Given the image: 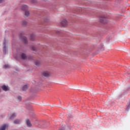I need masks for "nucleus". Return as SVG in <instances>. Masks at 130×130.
Wrapping results in <instances>:
<instances>
[{"mask_svg":"<svg viewBox=\"0 0 130 130\" xmlns=\"http://www.w3.org/2000/svg\"><path fill=\"white\" fill-rule=\"evenodd\" d=\"M50 76V73L48 71H44L42 73V76L44 78H47V77H49Z\"/></svg>","mask_w":130,"mask_h":130,"instance_id":"obj_2","label":"nucleus"},{"mask_svg":"<svg viewBox=\"0 0 130 130\" xmlns=\"http://www.w3.org/2000/svg\"><path fill=\"white\" fill-rule=\"evenodd\" d=\"M3 52L4 54H6V53L7 52V47L6 46V41H4L3 42Z\"/></svg>","mask_w":130,"mask_h":130,"instance_id":"obj_5","label":"nucleus"},{"mask_svg":"<svg viewBox=\"0 0 130 130\" xmlns=\"http://www.w3.org/2000/svg\"><path fill=\"white\" fill-rule=\"evenodd\" d=\"M31 49H32V50H34V51H36V47L35 46H33L31 47Z\"/></svg>","mask_w":130,"mask_h":130,"instance_id":"obj_19","label":"nucleus"},{"mask_svg":"<svg viewBox=\"0 0 130 130\" xmlns=\"http://www.w3.org/2000/svg\"><path fill=\"white\" fill-rule=\"evenodd\" d=\"M35 64L37 67H39L40 66V62L39 61H36Z\"/></svg>","mask_w":130,"mask_h":130,"instance_id":"obj_17","label":"nucleus"},{"mask_svg":"<svg viewBox=\"0 0 130 130\" xmlns=\"http://www.w3.org/2000/svg\"><path fill=\"white\" fill-rule=\"evenodd\" d=\"M8 126L7 124H4L1 127H0V130H6V128H7V127Z\"/></svg>","mask_w":130,"mask_h":130,"instance_id":"obj_9","label":"nucleus"},{"mask_svg":"<svg viewBox=\"0 0 130 130\" xmlns=\"http://www.w3.org/2000/svg\"><path fill=\"white\" fill-rule=\"evenodd\" d=\"M29 15H30V12L26 10L24 13L25 18H27V17H29Z\"/></svg>","mask_w":130,"mask_h":130,"instance_id":"obj_8","label":"nucleus"},{"mask_svg":"<svg viewBox=\"0 0 130 130\" xmlns=\"http://www.w3.org/2000/svg\"><path fill=\"white\" fill-rule=\"evenodd\" d=\"M79 10H81V8H79Z\"/></svg>","mask_w":130,"mask_h":130,"instance_id":"obj_23","label":"nucleus"},{"mask_svg":"<svg viewBox=\"0 0 130 130\" xmlns=\"http://www.w3.org/2000/svg\"><path fill=\"white\" fill-rule=\"evenodd\" d=\"M4 69H10L11 68V66L9 64H5L3 67Z\"/></svg>","mask_w":130,"mask_h":130,"instance_id":"obj_15","label":"nucleus"},{"mask_svg":"<svg viewBox=\"0 0 130 130\" xmlns=\"http://www.w3.org/2000/svg\"><path fill=\"white\" fill-rule=\"evenodd\" d=\"M61 25L62 26L66 27V26H68V21L67 20L64 19L61 22Z\"/></svg>","mask_w":130,"mask_h":130,"instance_id":"obj_4","label":"nucleus"},{"mask_svg":"<svg viewBox=\"0 0 130 130\" xmlns=\"http://www.w3.org/2000/svg\"><path fill=\"white\" fill-rule=\"evenodd\" d=\"M28 88H29V85H25L23 87L22 90L23 91H26Z\"/></svg>","mask_w":130,"mask_h":130,"instance_id":"obj_12","label":"nucleus"},{"mask_svg":"<svg viewBox=\"0 0 130 130\" xmlns=\"http://www.w3.org/2000/svg\"><path fill=\"white\" fill-rule=\"evenodd\" d=\"M21 39L24 44H28V40H27V38L26 37L21 36Z\"/></svg>","mask_w":130,"mask_h":130,"instance_id":"obj_3","label":"nucleus"},{"mask_svg":"<svg viewBox=\"0 0 130 130\" xmlns=\"http://www.w3.org/2000/svg\"><path fill=\"white\" fill-rule=\"evenodd\" d=\"M45 1H46V0H44Z\"/></svg>","mask_w":130,"mask_h":130,"instance_id":"obj_24","label":"nucleus"},{"mask_svg":"<svg viewBox=\"0 0 130 130\" xmlns=\"http://www.w3.org/2000/svg\"><path fill=\"white\" fill-rule=\"evenodd\" d=\"M17 101L18 102L22 101V96H21L19 95L17 96Z\"/></svg>","mask_w":130,"mask_h":130,"instance_id":"obj_16","label":"nucleus"},{"mask_svg":"<svg viewBox=\"0 0 130 130\" xmlns=\"http://www.w3.org/2000/svg\"><path fill=\"white\" fill-rule=\"evenodd\" d=\"M14 123H17V121L16 120L14 121Z\"/></svg>","mask_w":130,"mask_h":130,"instance_id":"obj_22","label":"nucleus"},{"mask_svg":"<svg viewBox=\"0 0 130 130\" xmlns=\"http://www.w3.org/2000/svg\"><path fill=\"white\" fill-rule=\"evenodd\" d=\"M4 0H0V4H2V3H4Z\"/></svg>","mask_w":130,"mask_h":130,"instance_id":"obj_21","label":"nucleus"},{"mask_svg":"<svg viewBox=\"0 0 130 130\" xmlns=\"http://www.w3.org/2000/svg\"><path fill=\"white\" fill-rule=\"evenodd\" d=\"M26 122L27 126H28L29 127L32 126V124H31V122H30V120H29V119H27L26 120Z\"/></svg>","mask_w":130,"mask_h":130,"instance_id":"obj_6","label":"nucleus"},{"mask_svg":"<svg viewBox=\"0 0 130 130\" xmlns=\"http://www.w3.org/2000/svg\"><path fill=\"white\" fill-rule=\"evenodd\" d=\"M21 57L23 59H26V58H27V56L26 55V54L24 53H22L21 54Z\"/></svg>","mask_w":130,"mask_h":130,"instance_id":"obj_11","label":"nucleus"},{"mask_svg":"<svg viewBox=\"0 0 130 130\" xmlns=\"http://www.w3.org/2000/svg\"><path fill=\"white\" fill-rule=\"evenodd\" d=\"M100 21L103 24H106L107 23V18L105 16H102L100 18Z\"/></svg>","mask_w":130,"mask_h":130,"instance_id":"obj_1","label":"nucleus"},{"mask_svg":"<svg viewBox=\"0 0 130 130\" xmlns=\"http://www.w3.org/2000/svg\"><path fill=\"white\" fill-rule=\"evenodd\" d=\"M21 123V121L20 120H17V123Z\"/></svg>","mask_w":130,"mask_h":130,"instance_id":"obj_20","label":"nucleus"},{"mask_svg":"<svg viewBox=\"0 0 130 130\" xmlns=\"http://www.w3.org/2000/svg\"><path fill=\"white\" fill-rule=\"evenodd\" d=\"M22 10L23 11H27L28 10V6L23 5L22 7Z\"/></svg>","mask_w":130,"mask_h":130,"instance_id":"obj_10","label":"nucleus"},{"mask_svg":"<svg viewBox=\"0 0 130 130\" xmlns=\"http://www.w3.org/2000/svg\"><path fill=\"white\" fill-rule=\"evenodd\" d=\"M30 39L31 41L35 40V35L34 34L31 35Z\"/></svg>","mask_w":130,"mask_h":130,"instance_id":"obj_14","label":"nucleus"},{"mask_svg":"<svg viewBox=\"0 0 130 130\" xmlns=\"http://www.w3.org/2000/svg\"><path fill=\"white\" fill-rule=\"evenodd\" d=\"M27 23L28 22H27V21L26 20L22 21L21 23L22 26H27Z\"/></svg>","mask_w":130,"mask_h":130,"instance_id":"obj_13","label":"nucleus"},{"mask_svg":"<svg viewBox=\"0 0 130 130\" xmlns=\"http://www.w3.org/2000/svg\"><path fill=\"white\" fill-rule=\"evenodd\" d=\"M16 117V114H13L10 117V119H13V118H15Z\"/></svg>","mask_w":130,"mask_h":130,"instance_id":"obj_18","label":"nucleus"},{"mask_svg":"<svg viewBox=\"0 0 130 130\" xmlns=\"http://www.w3.org/2000/svg\"><path fill=\"white\" fill-rule=\"evenodd\" d=\"M2 89H3L4 91H8L9 90V87L6 85H3L2 86Z\"/></svg>","mask_w":130,"mask_h":130,"instance_id":"obj_7","label":"nucleus"}]
</instances>
